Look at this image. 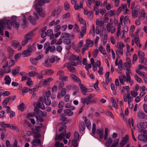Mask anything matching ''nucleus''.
Listing matches in <instances>:
<instances>
[{"instance_id": "20", "label": "nucleus", "mask_w": 147, "mask_h": 147, "mask_svg": "<svg viewBox=\"0 0 147 147\" xmlns=\"http://www.w3.org/2000/svg\"><path fill=\"white\" fill-rule=\"evenodd\" d=\"M2 20L3 21V20ZM3 21H4V24L3 25V26L5 25V22H6V24L7 26V28L9 29H11V28L12 26V21H11V20H5V21L4 20H3Z\"/></svg>"}, {"instance_id": "53", "label": "nucleus", "mask_w": 147, "mask_h": 147, "mask_svg": "<svg viewBox=\"0 0 147 147\" xmlns=\"http://www.w3.org/2000/svg\"><path fill=\"white\" fill-rule=\"evenodd\" d=\"M46 71L47 75L50 76L54 73V71L51 69H46Z\"/></svg>"}, {"instance_id": "63", "label": "nucleus", "mask_w": 147, "mask_h": 147, "mask_svg": "<svg viewBox=\"0 0 147 147\" xmlns=\"http://www.w3.org/2000/svg\"><path fill=\"white\" fill-rule=\"evenodd\" d=\"M44 103H45L46 105H51V102L50 99L49 98H47V99H46Z\"/></svg>"}, {"instance_id": "54", "label": "nucleus", "mask_w": 147, "mask_h": 147, "mask_svg": "<svg viewBox=\"0 0 147 147\" xmlns=\"http://www.w3.org/2000/svg\"><path fill=\"white\" fill-rule=\"evenodd\" d=\"M79 134L78 132H75L74 134V140H78L79 138Z\"/></svg>"}, {"instance_id": "42", "label": "nucleus", "mask_w": 147, "mask_h": 147, "mask_svg": "<svg viewBox=\"0 0 147 147\" xmlns=\"http://www.w3.org/2000/svg\"><path fill=\"white\" fill-rule=\"evenodd\" d=\"M98 50L103 55H105L106 54V53L105 49L102 46H100L98 48Z\"/></svg>"}, {"instance_id": "59", "label": "nucleus", "mask_w": 147, "mask_h": 147, "mask_svg": "<svg viewBox=\"0 0 147 147\" xmlns=\"http://www.w3.org/2000/svg\"><path fill=\"white\" fill-rule=\"evenodd\" d=\"M64 72L62 70L59 71L57 73V75L59 76V78H60V77H62L63 75H64Z\"/></svg>"}, {"instance_id": "48", "label": "nucleus", "mask_w": 147, "mask_h": 147, "mask_svg": "<svg viewBox=\"0 0 147 147\" xmlns=\"http://www.w3.org/2000/svg\"><path fill=\"white\" fill-rule=\"evenodd\" d=\"M63 42L66 45H69L71 42V40L68 38L63 39Z\"/></svg>"}, {"instance_id": "19", "label": "nucleus", "mask_w": 147, "mask_h": 147, "mask_svg": "<svg viewBox=\"0 0 147 147\" xmlns=\"http://www.w3.org/2000/svg\"><path fill=\"white\" fill-rule=\"evenodd\" d=\"M4 24V22L3 20L0 21V34L3 35L4 34L3 31L4 30L3 25Z\"/></svg>"}, {"instance_id": "60", "label": "nucleus", "mask_w": 147, "mask_h": 147, "mask_svg": "<svg viewBox=\"0 0 147 147\" xmlns=\"http://www.w3.org/2000/svg\"><path fill=\"white\" fill-rule=\"evenodd\" d=\"M59 79L63 81H67L68 80L67 77L64 75H63L62 77H60V78H59Z\"/></svg>"}, {"instance_id": "58", "label": "nucleus", "mask_w": 147, "mask_h": 147, "mask_svg": "<svg viewBox=\"0 0 147 147\" xmlns=\"http://www.w3.org/2000/svg\"><path fill=\"white\" fill-rule=\"evenodd\" d=\"M11 129L14 130L16 131H19V129L18 127L14 125H12L11 124Z\"/></svg>"}, {"instance_id": "44", "label": "nucleus", "mask_w": 147, "mask_h": 147, "mask_svg": "<svg viewBox=\"0 0 147 147\" xmlns=\"http://www.w3.org/2000/svg\"><path fill=\"white\" fill-rule=\"evenodd\" d=\"M30 61L31 63L33 65H36L37 63V62L35 58H31Z\"/></svg>"}, {"instance_id": "30", "label": "nucleus", "mask_w": 147, "mask_h": 147, "mask_svg": "<svg viewBox=\"0 0 147 147\" xmlns=\"http://www.w3.org/2000/svg\"><path fill=\"white\" fill-rule=\"evenodd\" d=\"M5 84L9 85L11 82V79L8 76H6L4 78Z\"/></svg>"}, {"instance_id": "23", "label": "nucleus", "mask_w": 147, "mask_h": 147, "mask_svg": "<svg viewBox=\"0 0 147 147\" xmlns=\"http://www.w3.org/2000/svg\"><path fill=\"white\" fill-rule=\"evenodd\" d=\"M41 141L39 139H37L36 140H34L32 142V143L35 146H38L39 144H40Z\"/></svg>"}, {"instance_id": "41", "label": "nucleus", "mask_w": 147, "mask_h": 147, "mask_svg": "<svg viewBox=\"0 0 147 147\" xmlns=\"http://www.w3.org/2000/svg\"><path fill=\"white\" fill-rule=\"evenodd\" d=\"M70 58L71 60H76L77 61H80L79 58L78 56L76 55H72L70 57Z\"/></svg>"}, {"instance_id": "17", "label": "nucleus", "mask_w": 147, "mask_h": 147, "mask_svg": "<svg viewBox=\"0 0 147 147\" xmlns=\"http://www.w3.org/2000/svg\"><path fill=\"white\" fill-rule=\"evenodd\" d=\"M67 67L68 69L72 73H75L76 71V69L75 67L70 65L69 63H67Z\"/></svg>"}, {"instance_id": "57", "label": "nucleus", "mask_w": 147, "mask_h": 147, "mask_svg": "<svg viewBox=\"0 0 147 147\" xmlns=\"http://www.w3.org/2000/svg\"><path fill=\"white\" fill-rule=\"evenodd\" d=\"M7 51L10 55H12L14 54L13 50L10 47H8L7 49Z\"/></svg>"}, {"instance_id": "32", "label": "nucleus", "mask_w": 147, "mask_h": 147, "mask_svg": "<svg viewBox=\"0 0 147 147\" xmlns=\"http://www.w3.org/2000/svg\"><path fill=\"white\" fill-rule=\"evenodd\" d=\"M25 104L24 103H22L18 106L17 108L18 110L23 111L24 110Z\"/></svg>"}, {"instance_id": "15", "label": "nucleus", "mask_w": 147, "mask_h": 147, "mask_svg": "<svg viewBox=\"0 0 147 147\" xmlns=\"http://www.w3.org/2000/svg\"><path fill=\"white\" fill-rule=\"evenodd\" d=\"M35 113L38 116L45 117L47 115V113L45 112H43L40 110H37L36 111Z\"/></svg>"}, {"instance_id": "43", "label": "nucleus", "mask_w": 147, "mask_h": 147, "mask_svg": "<svg viewBox=\"0 0 147 147\" xmlns=\"http://www.w3.org/2000/svg\"><path fill=\"white\" fill-rule=\"evenodd\" d=\"M70 7L69 4L67 1H65L64 3V8L65 10H68Z\"/></svg>"}, {"instance_id": "10", "label": "nucleus", "mask_w": 147, "mask_h": 147, "mask_svg": "<svg viewBox=\"0 0 147 147\" xmlns=\"http://www.w3.org/2000/svg\"><path fill=\"white\" fill-rule=\"evenodd\" d=\"M12 23L13 26L16 29H18L20 26L19 22H16V17L15 16H13L12 17Z\"/></svg>"}, {"instance_id": "37", "label": "nucleus", "mask_w": 147, "mask_h": 147, "mask_svg": "<svg viewBox=\"0 0 147 147\" xmlns=\"http://www.w3.org/2000/svg\"><path fill=\"white\" fill-rule=\"evenodd\" d=\"M125 45L122 42H118L117 43V46L118 49L123 50V48L124 47Z\"/></svg>"}, {"instance_id": "33", "label": "nucleus", "mask_w": 147, "mask_h": 147, "mask_svg": "<svg viewBox=\"0 0 147 147\" xmlns=\"http://www.w3.org/2000/svg\"><path fill=\"white\" fill-rule=\"evenodd\" d=\"M138 57L140 59H142L144 56V53L141 51H138Z\"/></svg>"}, {"instance_id": "50", "label": "nucleus", "mask_w": 147, "mask_h": 147, "mask_svg": "<svg viewBox=\"0 0 147 147\" xmlns=\"http://www.w3.org/2000/svg\"><path fill=\"white\" fill-rule=\"evenodd\" d=\"M95 0H88L86 4L87 6L88 7H90L92 3H94Z\"/></svg>"}, {"instance_id": "6", "label": "nucleus", "mask_w": 147, "mask_h": 147, "mask_svg": "<svg viewBox=\"0 0 147 147\" xmlns=\"http://www.w3.org/2000/svg\"><path fill=\"white\" fill-rule=\"evenodd\" d=\"M62 8L61 7L59 6L56 7L53 11L52 13V16L57 17L62 11Z\"/></svg>"}, {"instance_id": "4", "label": "nucleus", "mask_w": 147, "mask_h": 147, "mask_svg": "<svg viewBox=\"0 0 147 147\" xmlns=\"http://www.w3.org/2000/svg\"><path fill=\"white\" fill-rule=\"evenodd\" d=\"M44 48L45 49L46 54H47L49 50L51 53H54L55 51V47L54 46H50V43L48 42L45 44Z\"/></svg>"}, {"instance_id": "22", "label": "nucleus", "mask_w": 147, "mask_h": 147, "mask_svg": "<svg viewBox=\"0 0 147 147\" xmlns=\"http://www.w3.org/2000/svg\"><path fill=\"white\" fill-rule=\"evenodd\" d=\"M11 97H9L5 99L2 103V105L3 107H5L6 106L9 101L11 100Z\"/></svg>"}, {"instance_id": "31", "label": "nucleus", "mask_w": 147, "mask_h": 147, "mask_svg": "<svg viewBox=\"0 0 147 147\" xmlns=\"http://www.w3.org/2000/svg\"><path fill=\"white\" fill-rule=\"evenodd\" d=\"M64 113L67 115L71 116L73 114V112L71 111L69 109H65L64 110Z\"/></svg>"}, {"instance_id": "35", "label": "nucleus", "mask_w": 147, "mask_h": 147, "mask_svg": "<svg viewBox=\"0 0 147 147\" xmlns=\"http://www.w3.org/2000/svg\"><path fill=\"white\" fill-rule=\"evenodd\" d=\"M79 127L81 130L84 131L85 130V126L84 122L82 121L81 122L80 121Z\"/></svg>"}, {"instance_id": "29", "label": "nucleus", "mask_w": 147, "mask_h": 147, "mask_svg": "<svg viewBox=\"0 0 147 147\" xmlns=\"http://www.w3.org/2000/svg\"><path fill=\"white\" fill-rule=\"evenodd\" d=\"M85 122L87 128L88 129H90L91 128V125L90 120L88 119H86Z\"/></svg>"}, {"instance_id": "21", "label": "nucleus", "mask_w": 147, "mask_h": 147, "mask_svg": "<svg viewBox=\"0 0 147 147\" xmlns=\"http://www.w3.org/2000/svg\"><path fill=\"white\" fill-rule=\"evenodd\" d=\"M70 77L75 82L78 83L80 82V80L79 78H78L75 75L72 74L70 75Z\"/></svg>"}, {"instance_id": "39", "label": "nucleus", "mask_w": 147, "mask_h": 147, "mask_svg": "<svg viewBox=\"0 0 147 147\" xmlns=\"http://www.w3.org/2000/svg\"><path fill=\"white\" fill-rule=\"evenodd\" d=\"M43 65L45 66L49 67L51 66V64L49 63V59H47L45 61L44 63H43Z\"/></svg>"}, {"instance_id": "2", "label": "nucleus", "mask_w": 147, "mask_h": 147, "mask_svg": "<svg viewBox=\"0 0 147 147\" xmlns=\"http://www.w3.org/2000/svg\"><path fill=\"white\" fill-rule=\"evenodd\" d=\"M106 140L105 144L107 147H116L119 142V140L118 138L115 139L112 144L113 139L111 138H109Z\"/></svg>"}, {"instance_id": "26", "label": "nucleus", "mask_w": 147, "mask_h": 147, "mask_svg": "<svg viewBox=\"0 0 147 147\" xmlns=\"http://www.w3.org/2000/svg\"><path fill=\"white\" fill-rule=\"evenodd\" d=\"M86 42L85 44L88 47H92L93 46L94 44L93 41L89 39L86 40Z\"/></svg>"}, {"instance_id": "45", "label": "nucleus", "mask_w": 147, "mask_h": 147, "mask_svg": "<svg viewBox=\"0 0 147 147\" xmlns=\"http://www.w3.org/2000/svg\"><path fill=\"white\" fill-rule=\"evenodd\" d=\"M96 24L98 25L99 27H101L103 25L104 22L101 21H99L98 19H96Z\"/></svg>"}, {"instance_id": "3", "label": "nucleus", "mask_w": 147, "mask_h": 147, "mask_svg": "<svg viewBox=\"0 0 147 147\" xmlns=\"http://www.w3.org/2000/svg\"><path fill=\"white\" fill-rule=\"evenodd\" d=\"M139 132L141 134L138 136V139L141 141L147 143V131L145 130H140Z\"/></svg>"}, {"instance_id": "34", "label": "nucleus", "mask_w": 147, "mask_h": 147, "mask_svg": "<svg viewBox=\"0 0 147 147\" xmlns=\"http://www.w3.org/2000/svg\"><path fill=\"white\" fill-rule=\"evenodd\" d=\"M69 34L67 33L64 32L61 34V38L62 39L64 38V39L68 38L69 37Z\"/></svg>"}, {"instance_id": "13", "label": "nucleus", "mask_w": 147, "mask_h": 147, "mask_svg": "<svg viewBox=\"0 0 147 147\" xmlns=\"http://www.w3.org/2000/svg\"><path fill=\"white\" fill-rule=\"evenodd\" d=\"M96 133L99 136V138L100 139L103 138L104 136V130L102 128L98 129L96 130Z\"/></svg>"}, {"instance_id": "38", "label": "nucleus", "mask_w": 147, "mask_h": 147, "mask_svg": "<svg viewBox=\"0 0 147 147\" xmlns=\"http://www.w3.org/2000/svg\"><path fill=\"white\" fill-rule=\"evenodd\" d=\"M80 87L82 92L84 91H90L88 90L89 89H88L85 86H84L82 84L80 85Z\"/></svg>"}, {"instance_id": "1", "label": "nucleus", "mask_w": 147, "mask_h": 147, "mask_svg": "<svg viewBox=\"0 0 147 147\" xmlns=\"http://www.w3.org/2000/svg\"><path fill=\"white\" fill-rule=\"evenodd\" d=\"M50 0H38V2L36 3L35 6V8L37 11L38 13L40 16L44 17L45 16L44 13L42 12V8L41 7L43 4L48 3Z\"/></svg>"}, {"instance_id": "46", "label": "nucleus", "mask_w": 147, "mask_h": 147, "mask_svg": "<svg viewBox=\"0 0 147 147\" xmlns=\"http://www.w3.org/2000/svg\"><path fill=\"white\" fill-rule=\"evenodd\" d=\"M28 19L30 22L33 24H35L36 23V20L35 19H33L31 16H30L28 17Z\"/></svg>"}, {"instance_id": "55", "label": "nucleus", "mask_w": 147, "mask_h": 147, "mask_svg": "<svg viewBox=\"0 0 147 147\" xmlns=\"http://www.w3.org/2000/svg\"><path fill=\"white\" fill-rule=\"evenodd\" d=\"M121 24L120 23L118 24L117 27V36L118 37L120 35L121 31Z\"/></svg>"}, {"instance_id": "12", "label": "nucleus", "mask_w": 147, "mask_h": 147, "mask_svg": "<svg viewBox=\"0 0 147 147\" xmlns=\"http://www.w3.org/2000/svg\"><path fill=\"white\" fill-rule=\"evenodd\" d=\"M109 24L106 26L107 30L108 32H111L112 33H114L115 31V29L114 26L112 25H109Z\"/></svg>"}, {"instance_id": "36", "label": "nucleus", "mask_w": 147, "mask_h": 147, "mask_svg": "<svg viewBox=\"0 0 147 147\" xmlns=\"http://www.w3.org/2000/svg\"><path fill=\"white\" fill-rule=\"evenodd\" d=\"M61 120L62 121L61 124L63 125H65L67 124L69 121V120L67 119L66 117H63L61 119Z\"/></svg>"}, {"instance_id": "52", "label": "nucleus", "mask_w": 147, "mask_h": 147, "mask_svg": "<svg viewBox=\"0 0 147 147\" xmlns=\"http://www.w3.org/2000/svg\"><path fill=\"white\" fill-rule=\"evenodd\" d=\"M70 63V65L72 66H76L80 64L81 63V61H78L77 63H76L75 61H72Z\"/></svg>"}, {"instance_id": "14", "label": "nucleus", "mask_w": 147, "mask_h": 147, "mask_svg": "<svg viewBox=\"0 0 147 147\" xmlns=\"http://www.w3.org/2000/svg\"><path fill=\"white\" fill-rule=\"evenodd\" d=\"M139 13L140 15L138 18L142 20H144L146 14H147L145 13L144 10L143 9H141Z\"/></svg>"}, {"instance_id": "61", "label": "nucleus", "mask_w": 147, "mask_h": 147, "mask_svg": "<svg viewBox=\"0 0 147 147\" xmlns=\"http://www.w3.org/2000/svg\"><path fill=\"white\" fill-rule=\"evenodd\" d=\"M30 89L27 87H24L22 90V92L23 94H24L26 92H28L29 91H30Z\"/></svg>"}, {"instance_id": "18", "label": "nucleus", "mask_w": 147, "mask_h": 147, "mask_svg": "<svg viewBox=\"0 0 147 147\" xmlns=\"http://www.w3.org/2000/svg\"><path fill=\"white\" fill-rule=\"evenodd\" d=\"M66 134V131H63V132L61 133L56 138L58 140H62L65 138V134Z\"/></svg>"}, {"instance_id": "56", "label": "nucleus", "mask_w": 147, "mask_h": 147, "mask_svg": "<svg viewBox=\"0 0 147 147\" xmlns=\"http://www.w3.org/2000/svg\"><path fill=\"white\" fill-rule=\"evenodd\" d=\"M109 131L107 128H105V136L104 137V139L105 140H107L108 135Z\"/></svg>"}, {"instance_id": "8", "label": "nucleus", "mask_w": 147, "mask_h": 147, "mask_svg": "<svg viewBox=\"0 0 147 147\" xmlns=\"http://www.w3.org/2000/svg\"><path fill=\"white\" fill-rule=\"evenodd\" d=\"M32 48L31 46H30L27 49L23 51L22 54L24 57H28L30 55L32 51Z\"/></svg>"}, {"instance_id": "9", "label": "nucleus", "mask_w": 147, "mask_h": 147, "mask_svg": "<svg viewBox=\"0 0 147 147\" xmlns=\"http://www.w3.org/2000/svg\"><path fill=\"white\" fill-rule=\"evenodd\" d=\"M126 62H125L124 65L126 69H130L131 67V59L129 57H127L126 59Z\"/></svg>"}, {"instance_id": "62", "label": "nucleus", "mask_w": 147, "mask_h": 147, "mask_svg": "<svg viewBox=\"0 0 147 147\" xmlns=\"http://www.w3.org/2000/svg\"><path fill=\"white\" fill-rule=\"evenodd\" d=\"M88 47L85 44L84 45V47H83L82 49V54H84L85 51L87 50L88 49Z\"/></svg>"}, {"instance_id": "25", "label": "nucleus", "mask_w": 147, "mask_h": 147, "mask_svg": "<svg viewBox=\"0 0 147 147\" xmlns=\"http://www.w3.org/2000/svg\"><path fill=\"white\" fill-rule=\"evenodd\" d=\"M138 11L136 9L132 10L131 13L133 18H135L137 17L138 16Z\"/></svg>"}, {"instance_id": "51", "label": "nucleus", "mask_w": 147, "mask_h": 147, "mask_svg": "<svg viewBox=\"0 0 147 147\" xmlns=\"http://www.w3.org/2000/svg\"><path fill=\"white\" fill-rule=\"evenodd\" d=\"M36 73L35 71H30L28 72V75L30 77H32L35 76Z\"/></svg>"}, {"instance_id": "5", "label": "nucleus", "mask_w": 147, "mask_h": 147, "mask_svg": "<svg viewBox=\"0 0 147 147\" xmlns=\"http://www.w3.org/2000/svg\"><path fill=\"white\" fill-rule=\"evenodd\" d=\"M129 141V136L126 134L125 137L122 138L119 145L117 146V147H124L125 145Z\"/></svg>"}, {"instance_id": "27", "label": "nucleus", "mask_w": 147, "mask_h": 147, "mask_svg": "<svg viewBox=\"0 0 147 147\" xmlns=\"http://www.w3.org/2000/svg\"><path fill=\"white\" fill-rule=\"evenodd\" d=\"M87 99L86 98H82L80 99V102L82 103V105L81 107V110L84 107L87 102Z\"/></svg>"}, {"instance_id": "40", "label": "nucleus", "mask_w": 147, "mask_h": 147, "mask_svg": "<svg viewBox=\"0 0 147 147\" xmlns=\"http://www.w3.org/2000/svg\"><path fill=\"white\" fill-rule=\"evenodd\" d=\"M126 70L127 71L126 72V76L127 77V79H129V80H131V79L130 74H131V70L130 69Z\"/></svg>"}, {"instance_id": "49", "label": "nucleus", "mask_w": 147, "mask_h": 147, "mask_svg": "<svg viewBox=\"0 0 147 147\" xmlns=\"http://www.w3.org/2000/svg\"><path fill=\"white\" fill-rule=\"evenodd\" d=\"M115 51L116 54L118 56H119L120 54L122 55L123 54V50L120 49H116Z\"/></svg>"}, {"instance_id": "47", "label": "nucleus", "mask_w": 147, "mask_h": 147, "mask_svg": "<svg viewBox=\"0 0 147 147\" xmlns=\"http://www.w3.org/2000/svg\"><path fill=\"white\" fill-rule=\"evenodd\" d=\"M92 29L90 30V32L89 33V34H92L93 36H94L95 32V28L93 24H92Z\"/></svg>"}, {"instance_id": "7", "label": "nucleus", "mask_w": 147, "mask_h": 147, "mask_svg": "<svg viewBox=\"0 0 147 147\" xmlns=\"http://www.w3.org/2000/svg\"><path fill=\"white\" fill-rule=\"evenodd\" d=\"M12 46L13 47L14 49H18V50L21 49L22 47L20 43L17 41L13 40L11 42Z\"/></svg>"}, {"instance_id": "64", "label": "nucleus", "mask_w": 147, "mask_h": 147, "mask_svg": "<svg viewBox=\"0 0 147 147\" xmlns=\"http://www.w3.org/2000/svg\"><path fill=\"white\" fill-rule=\"evenodd\" d=\"M56 147H63L64 145L63 143H60L59 142H57L55 144Z\"/></svg>"}, {"instance_id": "24", "label": "nucleus", "mask_w": 147, "mask_h": 147, "mask_svg": "<svg viewBox=\"0 0 147 147\" xmlns=\"http://www.w3.org/2000/svg\"><path fill=\"white\" fill-rule=\"evenodd\" d=\"M138 117L141 119H145L147 117V115L144 113L140 112L138 113Z\"/></svg>"}, {"instance_id": "16", "label": "nucleus", "mask_w": 147, "mask_h": 147, "mask_svg": "<svg viewBox=\"0 0 147 147\" xmlns=\"http://www.w3.org/2000/svg\"><path fill=\"white\" fill-rule=\"evenodd\" d=\"M34 35V33L32 32H30L26 34L24 38L28 40L30 39Z\"/></svg>"}, {"instance_id": "28", "label": "nucleus", "mask_w": 147, "mask_h": 147, "mask_svg": "<svg viewBox=\"0 0 147 147\" xmlns=\"http://www.w3.org/2000/svg\"><path fill=\"white\" fill-rule=\"evenodd\" d=\"M60 22V20H57L56 22L54 20H52L49 24V26L50 27L54 25H57Z\"/></svg>"}, {"instance_id": "11", "label": "nucleus", "mask_w": 147, "mask_h": 147, "mask_svg": "<svg viewBox=\"0 0 147 147\" xmlns=\"http://www.w3.org/2000/svg\"><path fill=\"white\" fill-rule=\"evenodd\" d=\"M137 126L139 128L145 129L147 126V123L145 121H141L140 123L138 124Z\"/></svg>"}]
</instances>
